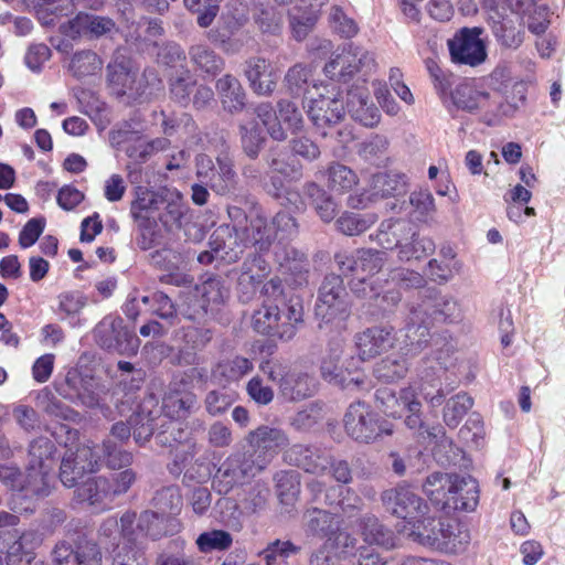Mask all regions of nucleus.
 Segmentation results:
<instances>
[{
  "mask_svg": "<svg viewBox=\"0 0 565 565\" xmlns=\"http://www.w3.org/2000/svg\"><path fill=\"white\" fill-rule=\"evenodd\" d=\"M472 406L473 399L467 393H458L450 397L444 407L445 424L450 428H456Z\"/></svg>",
  "mask_w": 565,
  "mask_h": 565,
  "instance_id": "nucleus-55",
  "label": "nucleus"
},
{
  "mask_svg": "<svg viewBox=\"0 0 565 565\" xmlns=\"http://www.w3.org/2000/svg\"><path fill=\"white\" fill-rule=\"evenodd\" d=\"M382 502L386 511L406 521L402 532L406 527H413L428 513L427 503L408 486H398L382 493Z\"/></svg>",
  "mask_w": 565,
  "mask_h": 565,
  "instance_id": "nucleus-11",
  "label": "nucleus"
},
{
  "mask_svg": "<svg viewBox=\"0 0 565 565\" xmlns=\"http://www.w3.org/2000/svg\"><path fill=\"white\" fill-rule=\"evenodd\" d=\"M242 148L246 156L256 159L265 143V136L258 122L250 120L239 125Z\"/></svg>",
  "mask_w": 565,
  "mask_h": 565,
  "instance_id": "nucleus-52",
  "label": "nucleus"
},
{
  "mask_svg": "<svg viewBox=\"0 0 565 565\" xmlns=\"http://www.w3.org/2000/svg\"><path fill=\"white\" fill-rule=\"evenodd\" d=\"M161 196L162 190L153 192L140 189L136 200L131 203L130 213L141 233L138 245L142 249L151 248L158 236L156 215Z\"/></svg>",
  "mask_w": 565,
  "mask_h": 565,
  "instance_id": "nucleus-14",
  "label": "nucleus"
},
{
  "mask_svg": "<svg viewBox=\"0 0 565 565\" xmlns=\"http://www.w3.org/2000/svg\"><path fill=\"white\" fill-rule=\"evenodd\" d=\"M113 553V565H148L146 555L136 541L117 543Z\"/></svg>",
  "mask_w": 565,
  "mask_h": 565,
  "instance_id": "nucleus-64",
  "label": "nucleus"
},
{
  "mask_svg": "<svg viewBox=\"0 0 565 565\" xmlns=\"http://www.w3.org/2000/svg\"><path fill=\"white\" fill-rule=\"evenodd\" d=\"M276 491L279 501L285 505H294L300 493L299 473L297 471H280L275 476Z\"/></svg>",
  "mask_w": 565,
  "mask_h": 565,
  "instance_id": "nucleus-53",
  "label": "nucleus"
},
{
  "mask_svg": "<svg viewBox=\"0 0 565 565\" xmlns=\"http://www.w3.org/2000/svg\"><path fill=\"white\" fill-rule=\"evenodd\" d=\"M116 24L108 17H100L79 12L75 18L60 25L65 36L76 40L82 36L100 38L113 32Z\"/></svg>",
  "mask_w": 565,
  "mask_h": 565,
  "instance_id": "nucleus-21",
  "label": "nucleus"
},
{
  "mask_svg": "<svg viewBox=\"0 0 565 565\" xmlns=\"http://www.w3.org/2000/svg\"><path fill=\"white\" fill-rule=\"evenodd\" d=\"M306 531L307 533L319 537H332L339 532V522L334 514L312 508L306 511Z\"/></svg>",
  "mask_w": 565,
  "mask_h": 565,
  "instance_id": "nucleus-41",
  "label": "nucleus"
},
{
  "mask_svg": "<svg viewBox=\"0 0 565 565\" xmlns=\"http://www.w3.org/2000/svg\"><path fill=\"white\" fill-rule=\"evenodd\" d=\"M264 159L268 173L280 174L289 181H297L302 177L301 166L290 160L287 152L280 148H270Z\"/></svg>",
  "mask_w": 565,
  "mask_h": 565,
  "instance_id": "nucleus-42",
  "label": "nucleus"
},
{
  "mask_svg": "<svg viewBox=\"0 0 565 565\" xmlns=\"http://www.w3.org/2000/svg\"><path fill=\"white\" fill-rule=\"evenodd\" d=\"M26 9L34 11L43 25H51L75 8L74 0H23Z\"/></svg>",
  "mask_w": 565,
  "mask_h": 565,
  "instance_id": "nucleus-38",
  "label": "nucleus"
},
{
  "mask_svg": "<svg viewBox=\"0 0 565 565\" xmlns=\"http://www.w3.org/2000/svg\"><path fill=\"white\" fill-rule=\"evenodd\" d=\"M479 502L478 482L470 476H454L443 508L473 511Z\"/></svg>",
  "mask_w": 565,
  "mask_h": 565,
  "instance_id": "nucleus-26",
  "label": "nucleus"
},
{
  "mask_svg": "<svg viewBox=\"0 0 565 565\" xmlns=\"http://www.w3.org/2000/svg\"><path fill=\"white\" fill-rule=\"evenodd\" d=\"M56 451L55 444L44 436L34 438L28 446L25 468L29 471L30 484L42 497L51 493V472L56 461Z\"/></svg>",
  "mask_w": 565,
  "mask_h": 565,
  "instance_id": "nucleus-7",
  "label": "nucleus"
},
{
  "mask_svg": "<svg viewBox=\"0 0 565 565\" xmlns=\"http://www.w3.org/2000/svg\"><path fill=\"white\" fill-rule=\"evenodd\" d=\"M136 513L126 512L118 520L116 516L106 519L99 527L102 540H108L114 546L117 543H130L137 541L138 534L134 529Z\"/></svg>",
  "mask_w": 565,
  "mask_h": 565,
  "instance_id": "nucleus-33",
  "label": "nucleus"
},
{
  "mask_svg": "<svg viewBox=\"0 0 565 565\" xmlns=\"http://www.w3.org/2000/svg\"><path fill=\"white\" fill-rule=\"evenodd\" d=\"M216 89L223 108L231 114L239 113L245 106V92L239 81L226 74L216 82Z\"/></svg>",
  "mask_w": 565,
  "mask_h": 565,
  "instance_id": "nucleus-39",
  "label": "nucleus"
},
{
  "mask_svg": "<svg viewBox=\"0 0 565 565\" xmlns=\"http://www.w3.org/2000/svg\"><path fill=\"white\" fill-rule=\"evenodd\" d=\"M377 64L372 52L350 44L341 52L333 53L323 72L334 82L348 83L355 75L365 77L373 73Z\"/></svg>",
  "mask_w": 565,
  "mask_h": 565,
  "instance_id": "nucleus-5",
  "label": "nucleus"
},
{
  "mask_svg": "<svg viewBox=\"0 0 565 565\" xmlns=\"http://www.w3.org/2000/svg\"><path fill=\"white\" fill-rule=\"evenodd\" d=\"M301 547L291 541L275 540L260 552L266 565H276L278 561H287L290 556L300 553Z\"/></svg>",
  "mask_w": 565,
  "mask_h": 565,
  "instance_id": "nucleus-62",
  "label": "nucleus"
},
{
  "mask_svg": "<svg viewBox=\"0 0 565 565\" xmlns=\"http://www.w3.org/2000/svg\"><path fill=\"white\" fill-rule=\"evenodd\" d=\"M100 456L95 447L81 445L76 449H67L62 458L60 467V480L73 488L79 483L86 473H92L99 468Z\"/></svg>",
  "mask_w": 565,
  "mask_h": 565,
  "instance_id": "nucleus-16",
  "label": "nucleus"
},
{
  "mask_svg": "<svg viewBox=\"0 0 565 565\" xmlns=\"http://www.w3.org/2000/svg\"><path fill=\"white\" fill-rule=\"evenodd\" d=\"M491 33L497 43L504 50H518L524 42L525 31L523 25L509 17L492 20Z\"/></svg>",
  "mask_w": 565,
  "mask_h": 565,
  "instance_id": "nucleus-36",
  "label": "nucleus"
},
{
  "mask_svg": "<svg viewBox=\"0 0 565 565\" xmlns=\"http://www.w3.org/2000/svg\"><path fill=\"white\" fill-rule=\"evenodd\" d=\"M356 262V276L365 274V277L374 278V275L380 273L384 267L386 263V254L377 249L361 248L358 249Z\"/></svg>",
  "mask_w": 565,
  "mask_h": 565,
  "instance_id": "nucleus-57",
  "label": "nucleus"
},
{
  "mask_svg": "<svg viewBox=\"0 0 565 565\" xmlns=\"http://www.w3.org/2000/svg\"><path fill=\"white\" fill-rule=\"evenodd\" d=\"M196 295L201 297L202 313L207 312L209 306H218L228 297V290L220 277L210 276L201 285L195 287Z\"/></svg>",
  "mask_w": 565,
  "mask_h": 565,
  "instance_id": "nucleus-45",
  "label": "nucleus"
},
{
  "mask_svg": "<svg viewBox=\"0 0 565 565\" xmlns=\"http://www.w3.org/2000/svg\"><path fill=\"white\" fill-rule=\"evenodd\" d=\"M527 86L524 82H515L513 87L504 93L490 94L489 121L513 117L526 100Z\"/></svg>",
  "mask_w": 565,
  "mask_h": 565,
  "instance_id": "nucleus-25",
  "label": "nucleus"
},
{
  "mask_svg": "<svg viewBox=\"0 0 565 565\" xmlns=\"http://www.w3.org/2000/svg\"><path fill=\"white\" fill-rule=\"evenodd\" d=\"M361 531L364 541L385 548L395 546V537L391 530L386 529L375 516H365L361 522Z\"/></svg>",
  "mask_w": 565,
  "mask_h": 565,
  "instance_id": "nucleus-47",
  "label": "nucleus"
},
{
  "mask_svg": "<svg viewBox=\"0 0 565 565\" xmlns=\"http://www.w3.org/2000/svg\"><path fill=\"white\" fill-rule=\"evenodd\" d=\"M407 178L405 174L390 171L374 177L376 194L383 198L403 195L407 191Z\"/></svg>",
  "mask_w": 565,
  "mask_h": 565,
  "instance_id": "nucleus-50",
  "label": "nucleus"
},
{
  "mask_svg": "<svg viewBox=\"0 0 565 565\" xmlns=\"http://www.w3.org/2000/svg\"><path fill=\"white\" fill-rule=\"evenodd\" d=\"M395 337L392 328L372 327L355 335L358 354L361 360H371L391 349Z\"/></svg>",
  "mask_w": 565,
  "mask_h": 565,
  "instance_id": "nucleus-27",
  "label": "nucleus"
},
{
  "mask_svg": "<svg viewBox=\"0 0 565 565\" xmlns=\"http://www.w3.org/2000/svg\"><path fill=\"white\" fill-rule=\"evenodd\" d=\"M307 114L318 129L330 128L344 119V100L342 97L320 95L310 102Z\"/></svg>",
  "mask_w": 565,
  "mask_h": 565,
  "instance_id": "nucleus-24",
  "label": "nucleus"
},
{
  "mask_svg": "<svg viewBox=\"0 0 565 565\" xmlns=\"http://www.w3.org/2000/svg\"><path fill=\"white\" fill-rule=\"evenodd\" d=\"M279 319H281V307L278 305H264L254 312L252 324L256 332L273 337L275 323Z\"/></svg>",
  "mask_w": 565,
  "mask_h": 565,
  "instance_id": "nucleus-59",
  "label": "nucleus"
},
{
  "mask_svg": "<svg viewBox=\"0 0 565 565\" xmlns=\"http://www.w3.org/2000/svg\"><path fill=\"white\" fill-rule=\"evenodd\" d=\"M351 313L349 295L340 275H327L319 288L315 315L320 330L343 328Z\"/></svg>",
  "mask_w": 565,
  "mask_h": 565,
  "instance_id": "nucleus-3",
  "label": "nucleus"
},
{
  "mask_svg": "<svg viewBox=\"0 0 565 565\" xmlns=\"http://www.w3.org/2000/svg\"><path fill=\"white\" fill-rule=\"evenodd\" d=\"M253 367V362L249 359L235 355L217 362L212 370V377L220 385L226 386L238 382L246 374L252 372Z\"/></svg>",
  "mask_w": 565,
  "mask_h": 565,
  "instance_id": "nucleus-37",
  "label": "nucleus"
},
{
  "mask_svg": "<svg viewBox=\"0 0 565 565\" xmlns=\"http://www.w3.org/2000/svg\"><path fill=\"white\" fill-rule=\"evenodd\" d=\"M95 380L82 374L77 369L67 371L65 379L56 384L57 393L73 403H81L86 407L98 405V394L95 392Z\"/></svg>",
  "mask_w": 565,
  "mask_h": 565,
  "instance_id": "nucleus-18",
  "label": "nucleus"
},
{
  "mask_svg": "<svg viewBox=\"0 0 565 565\" xmlns=\"http://www.w3.org/2000/svg\"><path fill=\"white\" fill-rule=\"evenodd\" d=\"M255 115L266 128L268 135L276 141H285L287 132L278 119V114L269 103H260L255 108Z\"/></svg>",
  "mask_w": 565,
  "mask_h": 565,
  "instance_id": "nucleus-60",
  "label": "nucleus"
},
{
  "mask_svg": "<svg viewBox=\"0 0 565 565\" xmlns=\"http://www.w3.org/2000/svg\"><path fill=\"white\" fill-rule=\"evenodd\" d=\"M52 557L55 565H100L103 554L95 541L76 533L58 541Z\"/></svg>",
  "mask_w": 565,
  "mask_h": 565,
  "instance_id": "nucleus-10",
  "label": "nucleus"
},
{
  "mask_svg": "<svg viewBox=\"0 0 565 565\" xmlns=\"http://www.w3.org/2000/svg\"><path fill=\"white\" fill-rule=\"evenodd\" d=\"M435 247L434 241L419 235L416 231V226H414V236L403 243V246L398 250V259L402 262L420 259L434 253Z\"/></svg>",
  "mask_w": 565,
  "mask_h": 565,
  "instance_id": "nucleus-51",
  "label": "nucleus"
},
{
  "mask_svg": "<svg viewBox=\"0 0 565 565\" xmlns=\"http://www.w3.org/2000/svg\"><path fill=\"white\" fill-rule=\"evenodd\" d=\"M212 249L227 263L237 262L247 246L246 237L241 238L235 226H220L212 234Z\"/></svg>",
  "mask_w": 565,
  "mask_h": 565,
  "instance_id": "nucleus-29",
  "label": "nucleus"
},
{
  "mask_svg": "<svg viewBox=\"0 0 565 565\" xmlns=\"http://www.w3.org/2000/svg\"><path fill=\"white\" fill-rule=\"evenodd\" d=\"M158 206L156 222L159 221L167 231L181 228L188 206L179 192L163 189Z\"/></svg>",
  "mask_w": 565,
  "mask_h": 565,
  "instance_id": "nucleus-31",
  "label": "nucleus"
},
{
  "mask_svg": "<svg viewBox=\"0 0 565 565\" xmlns=\"http://www.w3.org/2000/svg\"><path fill=\"white\" fill-rule=\"evenodd\" d=\"M196 79L188 68H182L170 78V93L172 98L181 105H188L194 90Z\"/></svg>",
  "mask_w": 565,
  "mask_h": 565,
  "instance_id": "nucleus-56",
  "label": "nucleus"
},
{
  "mask_svg": "<svg viewBox=\"0 0 565 565\" xmlns=\"http://www.w3.org/2000/svg\"><path fill=\"white\" fill-rule=\"evenodd\" d=\"M102 66L103 61L95 52L83 50L72 56L68 70L74 77L82 79L96 75L102 70Z\"/></svg>",
  "mask_w": 565,
  "mask_h": 565,
  "instance_id": "nucleus-48",
  "label": "nucleus"
},
{
  "mask_svg": "<svg viewBox=\"0 0 565 565\" xmlns=\"http://www.w3.org/2000/svg\"><path fill=\"white\" fill-rule=\"evenodd\" d=\"M303 322V307L298 297H291L282 302L281 319L276 321L273 338L290 341L296 335L299 326Z\"/></svg>",
  "mask_w": 565,
  "mask_h": 565,
  "instance_id": "nucleus-34",
  "label": "nucleus"
},
{
  "mask_svg": "<svg viewBox=\"0 0 565 565\" xmlns=\"http://www.w3.org/2000/svg\"><path fill=\"white\" fill-rule=\"evenodd\" d=\"M221 149L216 157L217 168L213 160L204 153L196 157V175L205 185L215 193L224 195L235 190L236 172L233 169V160L230 157V146L223 136L220 138Z\"/></svg>",
  "mask_w": 565,
  "mask_h": 565,
  "instance_id": "nucleus-6",
  "label": "nucleus"
},
{
  "mask_svg": "<svg viewBox=\"0 0 565 565\" xmlns=\"http://www.w3.org/2000/svg\"><path fill=\"white\" fill-rule=\"evenodd\" d=\"M452 105L462 111L483 114L489 121L490 93L480 88L473 81L463 79L450 92Z\"/></svg>",
  "mask_w": 565,
  "mask_h": 565,
  "instance_id": "nucleus-22",
  "label": "nucleus"
},
{
  "mask_svg": "<svg viewBox=\"0 0 565 565\" xmlns=\"http://www.w3.org/2000/svg\"><path fill=\"white\" fill-rule=\"evenodd\" d=\"M269 271L268 263L260 255H249L243 262L237 277V292L243 302L252 300Z\"/></svg>",
  "mask_w": 565,
  "mask_h": 565,
  "instance_id": "nucleus-23",
  "label": "nucleus"
},
{
  "mask_svg": "<svg viewBox=\"0 0 565 565\" xmlns=\"http://www.w3.org/2000/svg\"><path fill=\"white\" fill-rule=\"evenodd\" d=\"M156 512L162 518L178 514L182 508V495L178 486H168L158 490L152 499Z\"/></svg>",
  "mask_w": 565,
  "mask_h": 565,
  "instance_id": "nucleus-49",
  "label": "nucleus"
},
{
  "mask_svg": "<svg viewBox=\"0 0 565 565\" xmlns=\"http://www.w3.org/2000/svg\"><path fill=\"white\" fill-rule=\"evenodd\" d=\"M245 75L252 89L258 95H270L277 84V74L264 57H250L245 62Z\"/></svg>",
  "mask_w": 565,
  "mask_h": 565,
  "instance_id": "nucleus-30",
  "label": "nucleus"
},
{
  "mask_svg": "<svg viewBox=\"0 0 565 565\" xmlns=\"http://www.w3.org/2000/svg\"><path fill=\"white\" fill-rule=\"evenodd\" d=\"M242 234L246 236L247 243L256 246L260 252L267 250L277 239L271 221L268 222L260 213H256L250 218L249 226Z\"/></svg>",
  "mask_w": 565,
  "mask_h": 565,
  "instance_id": "nucleus-40",
  "label": "nucleus"
},
{
  "mask_svg": "<svg viewBox=\"0 0 565 565\" xmlns=\"http://www.w3.org/2000/svg\"><path fill=\"white\" fill-rule=\"evenodd\" d=\"M414 226L407 220H385L380 224L375 239L385 249L399 250L403 243L414 236Z\"/></svg>",
  "mask_w": 565,
  "mask_h": 565,
  "instance_id": "nucleus-35",
  "label": "nucleus"
},
{
  "mask_svg": "<svg viewBox=\"0 0 565 565\" xmlns=\"http://www.w3.org/2000/svg\"><path fill=\"white\" fill-rule=\"evenodd\" d=\"M405 535L424 546L444 553H459L470 542L469 531L457 520L422 518L413 527L405 529Z\"/></svg>",
  "mask_w": 565,
  "mask_h": 565,
  "instance_id": "nucleus-2",
  "label": "nucleus"
},
{
  "mask_svg": "<svg viewBox=\"0 0 565 565\" xmlns=\"http://www.w3.org/2000/svg\"><path fill=\"white\" fill-rule=\"evenodd\" d=\"M345 109L353 120L365 127H375L381 119V114L374 103L370 99L366 88L355 87L347 92Z\"/></svg>",
  "mask_w": 565,
  "mask_h": 565,
  "instance_id": "nucleus-28",
  "label": "nucleus"
},
{
  "mask_svg": "<svg viewBox=\"0 0 565 565\" xmlns=\"http://www.w3.org/2000/svg\"><path fill=\"white\" fill-rule=\"evenodd\" d=\"M190 386L191 379L185 374L170 382L162 399L164 417L185 419L199 409L196 395Z\"/></svg>",
  "mask_w": 565,
  "mask_h": 565,
  "instance_id": "nucleus-17",
  "label": "nucleus"
},
{
  "mask_svg": "<svg viewBox=\"0 0 565 565\" xmlns=\"http://www.w3.org/2000/svg\"><path fill=\"white\" fill-rule=\"evenodd\" d=\"M376 221L377 216L374 213L358 214L347 212L335 221V225L342 234L354 236L369 230Z\"/></svg>",
  "mask_w": 565,
  "mask_h": 565,
  "instance_id": "nucleus-54",
  "label": "nucleus"
},
{
  "mask_svg": "<svg viewBox=\"0 0 565 565\" xmlns=\"http://www.w3.org/2000/svg\"><path fill=\"white\" fill-rule=\"evenodd\" d=\"M246 439L253 448L250 454H255V459H265L266 466L279 450L289 444V438L282 429L267 425L249 431Z\"/></svg>",
  "mask_w": 565,
  "mask_h": 565,
  "instance_id": "nucleus-20",
  "label": "nucleus"
},
{
  "mask_svg": "<svg viewBox=\"0 0 565 565\" xmlns=\"http://www.w3.org/2000/svg\"><path fill=\"white\" fill-rule=\"evenodd\" d=\"M107 72L109 87L117 97L149 98L162 88V82L154 70H145L141 77L137 79V73L124 58L110 63Z\"/></svg>",
  "mask_w": 565,
  "mask_h": 565,
  "instance_id": "nucleus-4",
  "label": "nucleus"
},
{
  "mask_svg": "<svg viewBox=\"0 0 565 565\" xmlns=\"http://www.w3.org/2000/svg\"><path fill=\"white\" fill-rule=\"evenodd\" d=\"M388 140L381 135H374L370 139L360 143L358 153L372 164H381L386 159Z\"/></svg>",
  "mask_w": 565,
  "mask_h": 565,
  "instance_id": "nucleus-61",
  "label": "nucleus"
},
{
  "mask_svg": "<svg viewBox=\"0 0 565 565\" xmlns=\"http://www.w3.org/2000/svg\"><path fill=\"white\" fill-rule=\"evenodd\" d=\"M285 460L308 473L322 475L331 465V454L328 449L297 444L285 451Z\"/></svg>",
  "mask_w": 565,
  "mask_h": 565,
  "instance_id": "nucleus-19",
  "label": "nucleus"
},
{
  "mask_svg": "<svg viewBox=\"0 0 565 565\" xmlns=\"http://www.w3.org/2000/svg\"><path fill=\"white\" fill-rule=\"evenodd\" d=\"M38 404L50 416L64 419V420H75L78 416V413L72 409L71 407L64 405L60 399H57L54 394L47 390L43 388L38 395Z\"/></svg>",
  "mask_w": 565,
  "mask_h": 565,
  "instance_id": "nucleus-58",
  "label": "nucleus"
},
{
  "mask_svg": "<svg viewBox=\"0 0 565 565\" xmlns=\"http://www.w3.org/2000/svg\"><path fill=\"white\" fill-rule=\"evenodd\" d=\"M305 195L311 201L318 215L323 222H331L337 214V204L327 192L315 182L306 183Z\"/></svg>",
  "mask_w": 565,
  "mask_h": 565,
  "instance_id": "nucleus-46",
  "label": "nucleus"
},
{
  "mask_svg": "<svg viewBox=\"0 0 565 565\" xmlns=\"http://www.w3.org/2000/svg\"><path fill=\"white\" fill-rule=\"evenodd\" d=\"M77 486V498L83 502H88L90 505L99 504L106 499H113L110 481L105 477L89 478Z\"/></svg>",
  "mask_w": 565,
  "mask_h": 565,
  "instance_id": "nucleus-44",
  "label": "nucleus"
},
{
  "mask_svg": "<svg viewBox=\"0 0 565 565\" xmlns=\"http://www.w3.org/2000/svg\"><path fill=\"white\" fill-rule=\"evenodd\" d=\"M463 315L458 301L446 295L428 289L420 301L411 308L406 324V343L415 349L426 345L430 328L440 323H458Z\"/></svg>",
  "mask_w": 565,
  "mask_h": 565,
  "instance_id": "nucleus-1",
  "label": "nucleus"
},
{
  "mask_svg": "<svg viewBox=\"0 0 565 565\" xmlns=\"http://www.w3.org/2000/svg\"><path fill=\"white\" fill-rule=\"evenodd\" d=\"M279 391L288 401H300L312 396L317 391L316 379L307 372L287 370L282 377H279Z\"/></svg>",
  "mask_w": 565,
  "mask_h": 565,
  "instance_id": "nucleus-32",
  "label": "nucleus"
},
{
  "mask_svg": "<svg viewBox=\"0 0 565 565\" xmlns=\"http://www.w3.org/2000/svg\"><path fill=\"white\" fill-rule=\"evenodd\" d=\"M482 28H461L447 41L451 61L456 64L479 66L487 60V47L480 38Z\"/></svg>",
  "mask_w": 565,
  "mask_h": 565,
  "instance_id": "nucleus-13",
  "label": "nucleus"
},
{
  "mask_svg": "<svg viewBox=\"0 0 565 565\" xmlns=\"http://www.w3.org/2000/svg\"><path fill=\"white\" fill-rule=\"evenodd\" d=\"M266 467L265 459H255V454H234L227 457L216 470L213 487L218 493L226 494L234 487L243 484Z\"/></svg>",
  "mask_w": 565,
  "mask_h": 565,
  "instance_id": "nucleus-8",
  "label": "nucleus"
},
{
  "mask_svg": "<svg viewBox=\"0 0 565 565\" xmlns=\"http://www.w3.org/2000/svg\"><path fill=\"white\" fill-rule=\"evenodd\" d=\"M94 339L104 350L127 356L136 355L140 347L139 338L119 317H105L95 327Z\"/></svg>",
  "mask_w": 565,
  "mask_h": 565,
  "instance_id": "nucleus-9",
  "label": "nucleus"
},
{
  "mask_svg": "<svg viewBox=\"0 0 565 565\" xmlns=\"http://www.w3.org/2000/svg\"><path fill=\"white\" fill-rule=\"evenodd\" d=\"M189 56L196 70L215 76L224 67V60L205 44H194L189 49Z\"/></svg>",
  "mask_w": 565,
  "mask_h": 565,
  "instance_id": "nucleus-43",
  "label": "nucleus"
},
{
  "mask_svg": "<svg viewBox=\"0 0 565 565\" xmlns=\"http://www.w3.org/2000/svg\"><path fill=\"white\" fill-rule=\"evenodd\" d=\"M358 183L354 171L341 163H333L328 169V185L332 191L347 192Z\"/></svg>",
  "mask_w": 565,
  "mask_h": 565,
  "instance_id": "nucleus-63",
  "label": "nucleus"
},
{
  "mask_svg": "<svg viewBox=\"0 0 565 565\" xmlns=\"http://www.w3.org/2000/svg\"><path fill=\"white\" fill-rule=\"evenodd\" d=\"M344 427L352 438L361 443H370L383 434L393 433V429L386 423H381L377 414L362 402L349 406L344 416Z\"/></svg>",
  "mask_w": 565,
  "mask_h": 565,
  "instance_id": "nucleus-12",
  "label": "nucleus"
},
{
  "mask_svg": "<svg viewBox=\"0 0 565 565\" xmlns=\"http://www.w3.org/2000/svg\"><path fill=\"white\" fill-rule=\"evenodd\" d=\"M29 471L22 472L18 466L0 465V482L14 492L10 502L11 510L15 513H32L35 502L31 498L42 499L30 482Z\"/></svg>",
  "mask_w": 565,
  "mask_h": 565,
  "instance_id": "nucleus-15",
  "label": "nucleus"
}]
</instances>
